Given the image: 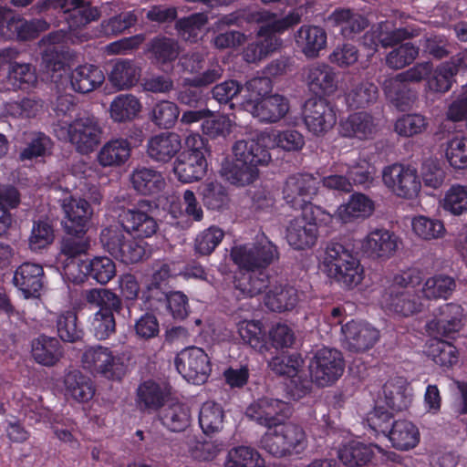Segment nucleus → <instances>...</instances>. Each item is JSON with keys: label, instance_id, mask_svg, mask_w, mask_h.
Returning <instances> with one entry per match:
<instances>
[{"label": "nucleus", "instance_id": "obj_7", "mask_svg": "<svg viewBox=\"0 0 467 467\" xmlns=\"http://www.w3.org/2000/svg\"><path fill=\"white\" fill-rule=\"evenodd\" d=\"M261 447L277 458L298 455L306 449L307 437L300 425L281 421L262 436Z\"/></svg>", "mask_w": 467, "mask_h": 467}, {"label": "nucleus", "instance_id": "obj_5", "mask_svg": "<svg viewBox=\"0 0 467 467\" xmlns=\"http://www.w3.org/2000/svg\"><path fill=\"white\" fill-rule=\"evenodd\" d=\"M420 271L408 269L394 275L391 285L381 296V306L400 317H410L423 310L425 304L420 290L414 286L420 283Z\"/></svg>", "mask_w": 467, "mask_h": 467}, {"label": "nucleus", "instance_id": "obj_9", "mask_svg": "<svg viewBox=\"0 0 467 467\" xmlns=\"http://www.w3.org/2000/svg\"><path fill=\"white\" fill-rule=\"evenodd\" d=\"M186 150L173 163V172L182 183L201 181L207 171L206 148L199 134H190L185 140Z\"/></svg>", "mask_w": 467, "mask_h": 467}, {"label": "nucleus", "instance_id": "obj_42", "mask_svg": "<svg viewBox=\"0 0 467 467\" xmlns=\"http://www.w3.org/2000/svg\"><path fill=\"white\" fill-rule=\"evenodd\" d=\"M31 352L36 362L47 367L57 364L63 356L59 341L47 336L33 340Z\"/></svg>", "mask_w": 467, "mask_h": 467}, {"label": "nucleus", "instance_id": "obj_21", "mask_svg": "<svg viewBox=\"0 0 467 467\" xmlns=\"http://www.w3.org/2000/svg\"><path fill=\"white\" fill-rule=\"evenodd\" d=\"M306 83L318 98L334 95L338 88L337 74L326 63H315L306 69Z\"/></svg>", "mask_w": 467, "mask_h": 467}, {"label": "nucleus", "instance_id": "obj_51", "mask_svg": "<svg viewBox=\"0 0 467 467\" xmlns=\"http://www.w3.org/2000/svg\"><path fill=\"white\" fill-rule=\"evenodd\" d=\"M329 19L340 26L345 37H351L368 26V20L358 14L351 13L348 9H338L332 13Z\"/></svg>", "mask_w": 467, "mask_h": 467}, {"label": "nucleus", "instance_id": "obj_2", "mask_svg": "<svg viewBox=\"0 0 467 467\" xmlns=\"http://www.w3.org/2000/svg\"><path fill=\"white\" fill-rule=\"evenodd\" d=\"M232 260L245 270L234 281V287L244 297L259 295L269 285L264 271L279 257L277 247L266 237L256 244L235 246L231 251Z\"/></svg>", "mask_w": 467, "mask_h": 467}, {"label": "nucleus", "instance_id": "obj_14", "mask_svg": "<svg viewBox=\"0 0 467 467\" xmlns=\"http://www.w3.org/2000/svg\"><path fill=\"white\" fill-rule=\"evenodd\" d=\"M175 366L187 381L195 385L206 382L212 370L208 355L197 347L186 348L178 353Z\"/></svg>", "mask_w": 467, "mask_h": 467}, {"label": "nucleus", "instance_id": "obj_39", "mask_svg": "<svg viewBox=\"0 0 467 467\" xmlns=\"http://www.w3.org/2000/svg\"><path fill=\"white\" fill-rule=\"evenodd\" d=\"M130 143L126 139H113L105 143L97 154L102 167H117L124 164L130 157Z\"/></svg>", "mask_w": 467, "mask_h": 467}, {"label": "nucleus", "instance_id": "obj_46", "mask_svg": "<svg viewBox=\"0 0 467 467\" xmlns=\"http://www.w3.org/2000/svg\"><path fill=\"white\" fill-rule=\"evenodd\" d=\"M455 280L445 275L429 277L420 290L423 300L447 299L455 290Z\"/></svg>", "mask_w": 467, "mask_h": 467}, {"label": "nucleus", "instance_id": "obj_58", "mask_svg": "<svg viewBox=\"0 0 467 467\" xmlns=\"http://www.w3.org/2000/svg\"><path fill=\"white\" fill-rule=\"evenodd\" d=\"M445 158L453 170L467 169V137L454 136L445 144Z\"/></svg>", "mask_w": 467, "mask_h": 467}, {"label": "nucleus", "instance_id": "obj_44", "mask_svg": "<svg viewBox=\"0 0 467 467\" xmlns=\"http://www.w3.org/2000/svg\"><path fill=\"white\" fill-rule=\"evenodd\" d=\"M389 439L395 448L408 451L418 445L420 432L411 421L400 420L392 424V428L389 431Z\"/></svg>", "mask_w": 467, "mask_h": 467}, {"label": "nucleus", "instance_id": "obj_31", "mask_svg": "<svg viewBox=\"0 0 467 467\" xmlns=\"http://www.w3.org/2000/svg\"><path fill=\"white\" fill-rule=\"evenodd\" d=\"M80 268V274L75 278L77 280H85L88 275L94 278L99 284H107L116 275V266L113 261L106 256L95 257L89 261L73 263L70 267V273L74 274L75 268Z\"/></svg>", "mask_w": 467, "mask_h": 467}, {"label": "nucleus", "instance_id": "obj_1", "mask_svg": "<svg viewBox=\"0 0 467 467\" xmlns=\"http://www.w3.org/2000/svg\"><path fill=\"white\" fill-rule=\"evenodd\" d=\"M266 140L285 151H298L305 146V138L296 130L262 132L257 140H237L232 149L233 160L222 165V176L236 186L253 183L259 176V166L267 165L271 161L270 153L262 145Z\"/></svg>", "mask_w": 467, "mask_h": 467}, {"label": "nucleus", "instance_id": "obj_13", "mask_svg": "<svg viewBox=\"0 0 467 467\" xmlns=\"http://www.w3.org/2000/svg\"><path fill=\"white\" fill-rule=\"evenodd\" d=\"M100 240L108 252L124 264H134L146 255V243L137 240H124L117 227L106 228L101 232Z\"/></svg>", "mask_w": 467, "mask_h": 467}, {"label": "nucleus", "instance_id": "obj_57", "mask_svg": "<svg viewBox=\"0 0 467 467\" xmlns=\"http://www.w3.org/2000/svg\"><path fill=\"white\" fill-rule=\"evenodd\" d=\"M150 51L157 63L164 65L177 59L181 53V48L175 39L158 36L150 41Z\"/></svg>", "mask_w": 467, "mask_h": 467}, {"label": "nucleus", "instance_id": "obj_25", "mask_svg": "<svg viewBox=\"0 0 467 467\" xmlns=\"http://www.w3.org/2000/svg\"><path fill=\"white\" fill-rule=\"evenodd\" d=\"M318 236L314 222L303 212L301 215L292 219L286 228V240L290 246L296 250H304L314 246Z\"/></svg>", "mask_w": 467, "mask_h": 467}, {"label": "nucleus", "instance_id": "obj_36", "mask_svg": "<svg viewBox=\"0 0 467 467\" xmlns=\"http://www.w3.org/2000/svg\"><path fill=\"white\" fill-rule=\"evenodd\" d=\"M181 149L182 140L177 133L163 132L149 140L147 151L152 160L161 162H168Z\"/></svg>", "mask_w": 467, "mask_h": 467}, {"label": "nucleus", "instance_id": "obj_26", "mask_svg": "<svg viewBox=\"0 0 467 467\" xmlns=\"http://www.w3.org/2000/svg\"><path fill=\"white\" fill-rule=\"evenodd\" d=\"M463 309L460 305L448 303L438 307L428 323L429 330L439 335L458 332L462 327Z\"/></svg>", "mask_w": 467, "mask_h": 467}, {"label": "nucleus", "instance_id": "obj_40", "mask_svg": "<svg viewBox=\"0 0 467 467\" xmlns=\"http://www.w3.org/2000/svg\"><path fill=\"white\" fill-rule=\"evenodd\" d=\"M65 395L78 402L90 400L95 393L91 379L75 369L67 372L64 378Z\"/></svg>", "mask_w": 467, "mask_h": 467}, {"label": "nucleus", "instance_id": "obj_48", "mask_svg": "<svg viewBox=\"0 0 467 467\" xmlns=\"http://www.w3.org/2000/svg\"><path fill=\"white\" fill-rule=\"evenodd\" d=\"M140 109V102L135 96L121 94L111 101L109 115L115 122H125L133 119Z\"/></svg>", "mask_w": 467, "mask_h": 467}, {"label": "nucleus", "instance_id": "obj_24", "mask_svg": "<svg viewBox=\"0 0 467 467\" xmlns=\"http://www.w3.org/2000/svg\"><path fill=\"white\" fill-rule=\"evenodd\" d=\"M348 348L365 351L372 348L379 337V331L367 322L351 320L341 327Z\"/></svg>", "mask_w": 467, "mask_h": 467}, {"label": "nucleus", "instance_id": "obj_53", "mask_svg": "<svg viewBox=\"0 0 467 467\" xmlns=\"http://www.w3.org/2000/svg\"><path fill=\"white\" fill-rule=\"evenodd\" d=\"M441 205L444 211L453 215L467 213V184H452L445 192Z\"/></svg>", "mask_w": 467, "mask_h": 467}, {"label": "nucleus", "instance_id": "obj_6", "mask_svg": "<svg viewBox=\"0 0 467 467\" xmlns=\"http://www.w3.org/2000/svg\"><path fill=\"white\" fill-rule=\"evenodd\" d=\"M323 271L342 286L353 288L364 277V270L353 253L339 243H329L322 260Z\"/></svg>", "mask_w": 467, "mask_h": 467}, {"label": "nucleus", "instance_id": "obj_27", "mask_svg": "<svg viewBox=\"0 0 467 467\" xmlns=\"http://www.w3.org/2000/svg\"><path fill=\"white\" fill-rule=\"evenodd\" d=\"M247 111L265 123H275L281 120L289 111V102L286 98L279 94L262 98L257 103H250Z\"/></svg>", "mask_w": 467, "mask_h": 467}, {"label": "nucleus", "instance_id": "obj_32", "mask_svg": "<svg viewBox=\"0 0 467 467\" xmlns=\"http://www.w3.org/2000/svg\"><path fill=\"white\" fill-rule=\"evenodd\" d=\"M378 131V123L367 112H357L349 115L339 123V133L343 137L368 140Z\"/></svg>", "mask_w": 467, "mask_h": 467}, {"label": "nucleus", "instance_id": "obj_64", "mask_svg": "<svg viewBox=\"0 0 467 467\" xmlns=\"http://www.w3.org/2000/svg\"><path fill=\"white\" fill-rule=\"evenodd\" d=\"M57 329L59 337L67 342H76L83 336V331L78 325L77 314L73 310H67L59 314Z\"/></svg>", "mask_w": 467, "mask_h": 467}, {"label": "nucleus", "instance_id": "obj_11", "mask_svg": "<svg viewBox=\"0 0 467 467\" xmlns=\"http://www.w3.org/2000/svg\"><path fill=\"white\" fill-rule=\"evenodd\" d=\"M311 381L319 387L334 384L345 369L341 352L335 348H322L314 352L308 364Z\"/></svg>", "mask_w": 467, "mask_h": 467}, {"label": "nucleus", "instance_id": "obj_35", "mask_svg": "<svg viewBox=\"0 0 467 467\" xmlns=\"http://www.w3.org/2000/svg\"><path fill=\"white\" fill-rule=\"evenodd\" d=\"M104 80L103 71L99 67L91 64L78 66L69 74L71 88L81 94L95 90L103 84Z\"/></svg>", "mask_w": 467, "mask_h": 467}, {"label": "nucleus", "instance_id": "obj_18", "mask_svg": "<svg viewBox=\"0 0 467 467\" xmlns=\"http://www.w3.org/2000/svg\"><path fill=\"white\" fill-rule=\"evenodd\" d=\"M417 31L410 27L397 28L390 21H382L374 25L363 36V45L371 51H377L378 46L390 47L398 43L411 38Z\"/></svg>", "mask_w": 467, "mask_h": 467}, {"label": "nucleus", "instance_id": "obj_56", "mask_svg": "<svg viewBox=\"0 0 467 467\" xmlns=\"http://www.w3.org/2000/svg\"><path fill=\"white\" fill-rule=\"evenodd\" d=\"M6 78L14 88H27L37 82L36 69L28 63H11Z\"/></svg>", "mask_w": 467, "mask_h": 467}, {"label": "nucleus", "instance_id": "obj_55", "mask_svg": "<svg viewBox=\"0 0 467 467\" xmlns=\"http://www.w3.org/2000/svg\"><path fill=\"white\" fill-rule=\"evenodd\" d=\"M260 453L250 447L239 446L229 451L225 467H265Z\"/></svg>", "mask_w": 467, "mask_h": 467}, {"label": "nucleus", "instance_id": "obj_60", "mask_svg": "<svg viewBox=\"0 0 467 467\" xmlns=\"http://www.w3.org/2000/svg\"><path fill=\"white\" fill-rule=\"evenodd\" d=\"M413 233L422 240L431 241L442 238L446 230L441 221L423 215L414 217L411 222Z\"/></svg>", "mask_w": 467, "mask_h": 467}, {"label": "nucleus", "instance_id": "obj_23", "mask_svg": "<svg viewBox=\"0 0 467 467\" xmlns=\"http://www.w3.org/2000/svg\"><path fill=\"white\" fill-rule=\"evenodd\" d=\"M47 28L48 24L43 19L27 21L19 16H15L10 10L7 23L1 24L0 36L5 39L29 40Z\"/></svg>", "mask_w": 467, "mask_h": 467}, {"label": "nucleus", "instance_id": "obj_59", "mask_svg": "<svg viewBox=\"0 0 467 467\" xmlns=\"http://www.w3.org/2000/svg\"><path fill=\"white\" fill-rule=\"evenodd\" d=\"M164 398L161 387L151 380L140 384L137 390V402L140 409L157 410L163 404Z\"/></svg>", "mask_w": 467, "mask_h": 467}, {"label": "nucleus", "instance_id": "obj_8", "mask_svg": "<svg viewBox=\"0 0 467 467\" xmlns=\"http://www.w3.org/2000/svg\"><path fill=\"white\" fill-rule=\"evenodd\" d=\"M53 132L58 140L70 142L81 154L94 151L102 137V129L94 117H80L70 123L58 120L53 125Z\"/></svg>", "mask_w": 467, "mask_h": 467}, {"label": "nucleus", "instance_id": "obj_20", "mask_svg": "<svg viewBox=\"0 0 467 467\" xmlns=\"http://www.w3.org/2000/svg\"><path fill=\"white\" fill-rule=\"evenodd\" d=\"M61 207L65 231L72 235L84 234L93 214L89 203L85 199L67 196L61 201Z\"/></svg>", "mask_w": 467, "mask_h": 467}, {"label": "nucleus", "instance_id": "obj_61", "mask_svg": "<svg viewBox=\"0 0 467 467\" xmlns=\"http://www.w3.org/2000/svg\"><path fill=\"white\" fill-rule=\"evenodd\" d=\"M120 309L102 308L99 309L90 321L91 330L99 340L109 338L116 328L113 312H119Z\"/></svg>", "mask_w": 467, "mask_h": 467}, {"label": "nucleus", "instance_id": "obj_29", "mask_svg": "<svg viewBox=\"0 0 467 467\" xmlns=\"http://www.w3.org/2000/svg\"><path fill=\"white\" fill-rule=\"evenodd\" d=\"M383 397L389 408L395 411H402L412 403L413 389L405 378L395 377L384 384Z\"/></svg>", "mask_w": 467, "mask_h": 467}, {"label": "nucleus", "instance_id": "obj_3", "mask_svg": "<svg viewBox=\"0 0 467 467\" xmlns=\"http://www.w3.org/2000/svg\"><path fill=\"white\" fill-rule=\"evenodd\" d=\"M113 5L105 3L100 10L86 3L78 7L75 12L67 16L69 32L59 30L48 34L40 41V47H44L42 51L41 67L43 70L50 76L51 78H58L62 72L66 71L69 66L72 55L69 51L64 50L60 45L74 43V31L86 26L91 21L97 20L101 15H109Z\"/></svg>", "mask_w": 467, "mask_h": 467}, {"label": "nucleus", "instance_id": "obj_12", "mask_svg": "<svg viewBox=\"0 0 467 467\" xmlns=\"http://www.w3.org/2000/svg\"><path fill=\"white\" fill-rule=\"evenodd\" d=\"M381 175L383 183L398 197L412 199L420 191L421 182L418 171L410 165L394 163L386 166Z\"/></svg>", "mask_w": 467, "mask_h": 467}, {"label": "nucleus", "instance_id": "obj_28", "mask_svg": "<svg viewBox=\"0 0 467 467\" xmlns=\"http://www.w3.org/2000/svg\"><path fill=\"white\" fill-rule=\"evenodd\" d=\"M295 42L307 58H317L327 47V32L318 26L304 25L295 34Z\"/></svg>", "mask_w": 467, "mask_h": 467}, {"label": "nucleus", "instance_id": "obj_50", "mask_svg": "<svg viewBox=\"0 0 467 467\" xmlns=\"http://www.w3.org/2000/svg\"><path fill=\"white\" fill-rule=\"evenodd\" d=\"M378 98V88L370 82L362 81L352 86L346 93V103L350 109L366 108Z\"/></svg>", "mask_w": 467, "mask_h": 467}, {"label": "nucleus", "instance_id": "obj_10", "mask_svg": "<svg viewBox=\"0 0 467 467\" xmlns=\"http://www.w3.org/2000/svg\"><path fill=\"white\" fill-rule=\"evenodd\" d=\"M80 362L84 369L110 380H120L126 372L122 356L100 345L85 348Z\"/></svg>", "mask_w": 467, "mask_h": 467}, {"label": "nucleus", "instance_id": "obj_22", "mask_svg": "<svg viewBox=\"0 0 467 467\" xmlns=\"http://www.w3.org/2000/svg\"><path fill=\"white\" fill-rule=\"evenodd\" d=\"M362 252L371 258L387 260L399 248V238L386 229H376L361 241Z\"/></svg>", "mask_w": 467, "mask_h": 467}, {"label": "nucleus", "instance_id": "obj_16", "mask_svg": "<svg viewBox=\"0 0 467 467\" xmlns=\"http://www.w3.org/2000/svg\"><path fill=\"white\" fill-rule=\"evenodd\" d=\"M303 120L307 130L314 136H323L337 123L334 106L324 98H313L306 101Z\"/></svg>", "mask_w": 467, "mask_h": 467}, {"label": "nucleus", "instance_id": "obj_19", "mask_svg": "<svg viewBox=\"0 0 467 467\" xmlns=\"http://www.w3.org/2000/svg\"><path fill=\"white\" fill-rule=\"evenodd\" d=\"M245 414L249 419L269 430L288 418L291 415V408L280 400L263 398L252 403L246 409Z\"/></svg>", "mask_w": 467, "mask_h": 467}, {"label": "nucleus", "instance_id": "obj_43", "mask_svg": "<svg viewBox=\"0 0 467 467\" xmlns=\"http://www.w3.org/2000/svg\"><path fill=\"white\" fill-rule=\"evenodd\" d=\"M463 61H447L439 65L431 78L427 80V88L431 92L446 93L451 88L453 78L459 72V67Z\"/></svg>", "mask_w": 467, "mask_h": 467}, {"label": "nucleus", "instance_id": "obj_34", "mask_svg": "<svg viewBox=\"0 0 467 467\" xmlns=\"http://www.w3.org/2000/svg\"><path fill=\"white\" fill-rule=\"evenodd\" d=\"M120 222L127 233L139 238L150 237L158 229L156 220L139 208L123 212Z\"/></svg>", "mask_w": 467, "mask_h": 467}, {"label": "nucleus", "instance_id": "obj_62", "mask_svg": "<svg viewBox=\"0 0 467 467\" xmlns=\"http://www.w3.org/2000/svg\"><path fill=\"white\" fill-rule=\"evenodd\" d=\"M428 356L438 365L450 367L458 361V351L449 342L432 339L427 350Z\"/></svg>", "mask_w": 467, "mask_h": 467}, {"label": "nucleus", "instance_id": "obj_37", "mask_svg": "<svg viewBox=\"0 0 467 467\" xmlns=\"http://www.w3.org/2000/svg\"><path fill=\"white\" fill-rule=\"evenodd\" d=\"M376 452L381 453L383 450L375 444L352 441L339 449L338 458L343 464L348 467H358L369 462Z\"/></svg>", "mask_w": 467, "mask_h": 467}, {"label": "nucleus", "instance_id": "obj_38", "mask_svg": "<svg viewBox=\"0 0 467 467\" xmlns=\"http://www.w3.org/2000/svg\"><path fill=\"white\" fill-rule=\"evenodd\" d=\"M298 293L290 285L278 284L271 286L265 297V305L274 312L293 310L298 304Z\"/></svg>", "mask_w": 467, "mask_h": 467}, {"label": "nucleus", "instance_id": "obj_54", "mask_svg": "<svg viewBox=\"0 0 467 467\" xmlns=\"http://www.w3.org/2000/svg\"><path fill=\"white\" fill-rule=\"evenodd\" d=\"M407 83L402 78H400V74L385 79L383 83V91L386 97L400 110H404L410 101Z\"/></svg>", "mask_w": 467, "mask_h": 467}, {"label": "nucleus", "instance_id": "obj_63", "mask_svg": "<svg viewBox=\"0 0 467 467\" xmlns=\"http://www.w3.org/2000/svg\"><path fill=\"white\" fill-rule=\"evenodd\" d=\"M207 22V15L204 13H195L187 17L179 19L176 23V29L184 40L193 42L199 38Z\"/></svg>", "mask_w": 467, "mask_h": 467}, {"label": "nucleus", "instance_id": "obj_4", "mask_svg": "<svg viewBox=\"0 0 467 467\" xmlns=\"http://www.w3.org/2000/svg\"><path fill=\"white\" fill-rule=\"evenodd\" d=\"M247 19L249 22L262 24L257 32L258 39L249 44L244 52L245 61L254 63L265 58L281 47L282 40L275 34L283 33L298 24L301 16L296 12H291L286 16L278 18L274 13L258 10L250 14Z\"/></svg>", "mask_w": 467, "mask_h": 467}, {"label": "nucleus", "instance_id": "obj_47", "mask_svg": "<svg viewBox=\"0 0 467 467\" xmlns=\"http://www.w3.org/2000/svg\"><path fill=\"white\" fill-rule=\"evenodd\" d=\"M190 408L182 402L176 401L165 407L161 413L162 424L171 431H182L191 422Z\"/></svg>", "mask_w": 467, "mask_h": 467}, {"label": "nucleus", "instance_id": "obj_49", "mask_svg": "<svg viewBox=\"0 0 467 467\" xmlns=\"http://www.w3.org/2000/svg\"><path fill=\"white\" fill-rule=\"evenodd\" d=\"M224 411L214 401L204 402L199 412V424L205 434L219 432L223 427Z\"/></svg>", "mask_w": 467, "mask_h": 467}, {"label": "nucleus", "instance_id": "obj_33", "mask_svg": "<svg viewBox=\"0 0 467 467\" xmlns=\"http://www.w3.org/2000/svg\"><path fill=\"white\" fill-rule=\"evenodd\" d=\"M43 275L40 265L25 263L16 270L14 283L26 298L36 297L43 287Z\"/></svg>", "mask_w": 467, "mask_h": 467}, {"label": "nucleus", "instance_id": "obj_52", "mask_svg": "<svg viewBox=\"0 0 467 467\" xmlns=\"http://www.w3.org/2000/svg\"><path fill=\"white\" fill-rule=\"evenodd\" d=\"M199 192L207 209L221 210L229 202L227 191L219 182L205 181L199 187Z\"/></svg>", "mask_w": 467, "mask_h": 467}, {"label": "nucleus", "instance_id": "obj_15", "mask_svg": "<svg viewBox=\"0 0 467 467\" xmlns=\"http://www.w3.org/2000/svg\"><path fill=\"white\" fill-rule=\"evenodd\" d=\"M320 180L311 173L289 176L283 187V198L295 209L305 210L317 194Z\"/></svg>", "mask_w": 467, "mask_h": 467}, {"label": "nucleus", "instance_id": "obj_41", "mask_svg": "<svg viewBox=\"0 0 467 467\" xmlns=\"http://www.w3.org/2000/svg\"><path fill=\"white\" fill-rule=\"evenodd\" d=\"M140 77V68L130 59L117 60L109 74V80L119 90L135 86Z\"/></svg>", "mask_w": 467, "mask_h": 467}, {"label": "nucleus", "instance_id": "obj_17", "mask_svg": "<svg viewBox=\"0 0 467 467\" xmlns=\"http://www.w3.org/2000/svg\"><path fill=\"white\" fill-rule=\"evenodd\" d=\"M303 359L298 354H282L273 358L269 363V368L279 375L287 376L291 379L290 394L294 399H300L305 396L310 388L307 380H301L299 372L303 367Z\"/></svg>", "mask_w": 467, "mask_h": 467}, {"label": "nucleus", "instance_id": "obj_45", "mask_svg": "<svg viewBox=\"0 0 467 467\" xmlns=\"http://www.w3.org/2000/svg\"><path fill=\"white\" fill-rule=\"evenodd\" d=\"M130 180L134 189L144 195L157 193L165 186L162 174L148 168L135 170Z\"/></svg>", "mask_w": 467, "mask_h": 467}, {"label": "nucleus", "instance_id": "obj_30", "mask_svg": "<svg viewBox=\"0 0 467 467\" xmlns=\"http://www.w3.org/2000/svg\"><path fill=\"white\" fill-rule=\"evenodd\" d=\"M375 210L374 202L364 193L351 194L347 202L340 204L336 210V218L342 223L368 218Z\"/></svg>", "mask_w": 467, "mask_h": 467}]
</instances>
